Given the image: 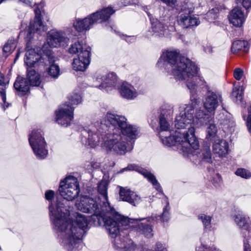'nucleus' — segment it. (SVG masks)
Masks as SVG:
<instances>
[{"mask_svg":"<svg viewBox=\"0 0 251 251\" xmlns=\"http://www.w3.org/2000/svg\"><path fill=\"white\" fill-rule=\"evenodd\" d=\"M249 49V44L247 41L237 40L232 43L231 51L233 53H236L239 50L246 52L248 51Z\"/></svg>","mask_w":251,"mask_h":251,"instance_id":"33","label":"nucleus"},{"mask_svg":"<svg viewBox=\"0 0 251 251\" xmlns=\"http://www.w3.org/2000/svg\"><path fill=\"white\" fill-rule=\"evenodd\" d=\"M164 3L170 6H173L176 2V0H161Z\"/></svg>","mask_w":251,"mask_h":251,"instance_id":"47","label":"nucleus"},{"mask_svg":"<svg viewBox=\"0 0 251 251\" xmlns=\"http://www.w3.org/2000/svg\"><path fill=\"white\" fill-rule=\"evenodd\" d=\"M46 55L50 64L48 70V74L52 78H57L60 75V68L58 64L55 63V58L50 52L47 53Z\"/></svg>","mask_w":251,"mask_h":251,"instance_id":"26","label":"nucleus"},{"mask_svg":"<svg viewBox=\"0 0 251 251\" xmlns=\"http://www.w3.org/2000/svg\"><path fill=\"white\" fill-rule=\"evenodd\" d=\"M217 128L213 124H210L206 129V138L208 139L212 140L216 135Z\"/></svg>","mask_w":251,"mask_h":251,"instance_id":"34","label":"nucleus"},{"mask_svg":"<svg viewBox=\"0 0 251 251\" xmlns=\"http://www.w3.org/2000/svg\"><path fill=\"white\" fill-rule=\"evenodd\" d=\"M173 113V111L171 109H169V114H172Z\"/></svg>","mask_w":251,"mask_h":251,"instance_id":"51","label":"nucleus"},{"mask_svg":"<svg viewBox=\"0 0 251 251\" xmlns=\"http://www.w3.org/2000/svg\"><path fill=\"white\" fill-rule=\"evenodd\" d=\"M228 145L224 140H216L213 145V153L219 157L225 156L228 153Z\"/></svg>","mask_w":251,"mask_h":251,"instance_id":"24","label":"nucleus"},{"mask_svg":"<svg viewBox=\"0 0 251 251\" xmlns=\"http://www.w3.org/2000/svg\"><path fill=\"white\" fill-rule=\"evenodd\" d=\"M228 20L230 24L236 27H241L244 24L246 16L240 7H235L229 13Z\"/></svg>","mask_w":251,"mask_h":251,"instance_id":"20","label":"nucleus"},{"mask_svg":"<svg viewBox=\"0 0 251 251\" xmlns=\"http://www.w3.org/2000/svg\"><path fill=\"white\" fill-rule=\"evenodd\" d=\"M249 115L247 120V126L250 133H251V105L248 108Z\"/></svg>","mask_w":251,"mask_h":251,"instance_id":"45","label":"nucleus"},{"mask_svg":"<svg viewBox=\"0 0 251 251\" xmlns=\"http://www.w3.org/2000/svg\"><path fill=\"white\" fill-rule=\"evenodd\" d=\"M117 81V76L113 73L109 74L106 76L100 75L96 78L95 86L100 89L109 86L115 87Z\"/></svg>","mask_w":251,"mask_h":251,"instance_id":"19","label":"nucleus"},{"mask_svg":"<svg viewBox=\"0 0 251 251\" xmlns=\"http://www.w3.org/2000/svg\"><path fill=\"white\" fill-rule=\"evenodd\" d=\"M26 79L30 86H39L41 82L40 75L33 69H27Z\"/></svg>","mask_w":251,"mask_h":251,"instance_id":"29","label":"nucleus"},{"mask_svg":"<svg viewBox=\"0 0 251 251\" xmlns=\"http://www.w3.org/2000/svg\"><path fill=\"white\" fill-rule=\"evenodd\" d=\"M166 112L163 110L160 117V126L161 130L159 136L162 143L168 147L176 146L179 151L183 155L193 154L194 151L199 149V142L195 136L194 128H189L188 132H181L176 130L172 136L170 132V124L166 121L165 117Z\"/></svg>","mask_w":251,"mask_h":251,"instance_id":"3","label":"nucleus"},{"mask_svg":"<svg viewBox=\"0 0 251 251\" xmlns=\"http://www.w3.org/2000/svg\"><path fill=\"white\" fill-rule=\"evenodd\" d=\"M115 11L111 7H107L98 11L92 14H96L94 18L96 19V23L100 21V22L106 21L110 17L111 15L114 13Z\"/></svg>","mask_w":251,"mask_h":251,"instance_id":"30","label":"nucleus"},{"mask_svg":"<svg viewBox=\"0 0 251 251\" xmlns=\"http://www.w3.org/2000/svg\"><path fill=\"white\" fill-rule=\"evenodd\" d=\"M156 247H157V249H158V251H162L161 248L162 247V245L161 244L157 243L156 244Z\"/></svg>","mask_w":251,"mask_h":251,"instance_id":"49","label":"nucleus"},{"mask_svg":"<svg viewBox=\"0 0 251 251\" xmlns=\"http://www.w3.org/2000/svg\"><path fill=\"white\" fill-rule=\"evenodd\" d=\"M47 43L50 47L57 48L67 45L69 39L61 32L55 30L50 31L48 33Z\"/></svg>","mask_w":251,"mask_h":251,"instance_id":"14","label":"nucleus"},{"mask_svg":"<svg viewBox=\"0 0 251 251\" xmlns=\"http://www.w3.org/2000/svg\"><path fill=\"white\" fill-rule=\"evenodd\" d=\"M68 102L73 107V105H77L81 102V98L80 96L77 94H74L70 96L68 98Z\"/></svg>","mask_w":251,"mask_h":251,"instance_id":"38","label":"nucleus"},{"mask_svg":"<svg viewBox=\"0 0 251 251\" xmlns=\"http://www.w3.org/2000/svg\"><path fill=\"white\" fill-rule=\"evenodd\" d=\"M88 50L90 53L91 48L89 46L82 42H77L72 44L69 49V52L72 54H80L85 50Z\"/></svg>","mask_w":251,"mask_h":251,"instance_id":"31","label":"nucleus"},{"mask_svg":"<svg viewBox=\"0 0 251 251\" xmlns=\"http://www.w3.org/2000/svg\"><path fill=\"white\" fill-rule=\"evenodd\" d=\"M54 196V192L52 190H49L45 193L46 199L48 200H51Z\"/></svg>","mask_w":251,"mask_h":251,"instance_id":"46","label":"nucleus"},{"mask_svg":"<svg viewBox=\"0 0 251 251\" xmlns=\"http://www.w3.org/2000/svg\"><path fill=\"white\" fill-rule=\"evenodd\" d=\"M74 107L63 104L56 111V121L58 124L67 127L74 118Z\"/></svg>","mask_w":251,"mask_h":251,"instance_id":"12","label":"nucleus"},{"mask_svg":"<svg viewBox=\"0 0 251 251\" xmlns=\"http://www.w3.org/2000/svg\"><path fill=\"white\" fill-rule=\"evenodd\" d=\"M235 174L244 178H249L251 177V172L243 168L238 169L235 172Z\"/></svg>","mask_w":251,"mask_h":251,"instance_id":"40","label":"nucleus"},{"mask_svg":"<svg viewBox=\"0 0 251 251\" xmlns=\"http://www.w3.org/2000/svg\"><path fill=\"white\" fill-rule=\"evenodd\" d=\"M108 182L106 180H101L98 184V190L100 196L96 199L87 196L81 198L80 201L76 203L78 210L84 213H94L93 219L97 218L98 223H104V226L111 237H116L119 232L117 222L115 220H121L126 224L128 220L124 216L116 212L110 205L107 196Z\"/></svg>","mask_w":251,"mask_h":251,"instance_id":"1","label":"nucleus"},{"mask_svg":"<svg viewBox=\"0 0 251 251\" xmlns=\"http://www.w3.org/2000/svg\"><path fill=\"white\" fill-rule=\"evenodd\" d=\"M199 219H200L205 227V228H209L211 225V218L209 216L201 214L199 216Z\"/></svg>","mask_w":251,"mask_h":251,"instance_id":"39","label":"nucleus"},{"mask_svg":"<svg viewBox=\"0 0 251 251\" xmlns=\"http://www.w3.org/2000/svg\"><path fill=\"white\" fill-rule=\"evenodd\" d=\"M29 48V43H27V48L28 49Z\"/></svg>","mask_w":251,"mask_h":251,"instance_id":"53","label":"nucleus"},{"mask_svg":"<svg viewBox=\"0 0 251 251\" xmlns=\"http://www.w3.org/2000/svg\"><path fill=\"white\" fill-rule=\"evenodd\" d=\"M204 251H218L216 250V249L215 248H205Z\"/></svg>","mask_w":251,"mask_h":251,"instance_id":"50","label":"nucleus"},{"mask_svg":"<svg viewBox=\"0 0 251 251\" xmlns=\"http://www.w3.org/2000/svg\"><path fill=\"white\" fill-rule=\"evenodd\" d=\"M124 218H127L128 222L126 224H124L122 223L121 220H115V221L117 222V225L119 227V224H121L122 226H128V227H134L136 230L141 234H143L145 236L150 238L152 236L153 234L152 233V229L151 226L147 222V220L145 219H129L127 217L124 216ZM120 229H119V231ZM117 234L116 237H114V240L113 241V244L114 247L116 249H125L126 251H131L134 249L135 246L131 239L128 238L127 237H125L122 233Z\"/></svg>","mask_w":251,"mask_h":251,"instance_id":"5","label":"nucleus"},{"mask_svg":"<svg viewBox=\"0 0 251 251\" xmlns=\"http://www.w3.org/2000/svg\"><path fill=\"white\" fill-rule=\"evenodd\" d=\"M151 28L152 31L156 33L159 36L168 35V32L164 25L157 19L151 20Z\"/></svg>","mask_w":251,"mask_h":251,"instance_id":"32","label":"nucleus"},{"mask_svg":"<svg viewBox=\"0 0 251 251\" xmlns=\"http://www.w3.org/2000/svg\"><path fill=\"white\" fill-rule=\"evenodd\" d=\"M194 10L193 7L185 9V12H181L177 17L178 24L183 28H188L194 26H197L200 24V21L198 18L194 15H191Z\"/></svg>","mask_w":251,"mask_h":251,"instance_id":"13","label":"nucleus"},{"mask_svg":"<svg viewBox=\"0 0 251 251\" xmlns=\"http://www.w3.org/2000/svg\"><path fill=\"white\" fill-rule=\"evenodd\" d=\"M221 101L222 98L220 95L213 92H208L203 102L204 108L207 113L202 110L197 111L194 121L195 124L198 126H201L209 123Z\"/></svg>","mask_w":251,"mask_h":251,"instance_id":"6","label":"nucleus"},{"mask_svg":"<svg viewBox=\"0 0 251 251\" xmlns=\"http://www.w3.org/2000/svg\"><path fill=\"white\" fill-rule=\"evenodd\" d=\"M58 203L55 209L49 207L50 219L58 231L62 244L68 251H76L81 244L83 234L88 226V221L84 215L77 214L74 223L69 218V210Z\"/></svg>","mask_w":251,"mask_h":251,"instance_id":"2","label":"nucleus"},{"mask_svg":"<svg viewBox=\"0 0 251 251\" xmlns=\"http://www.w3.org/2000/svg\"><path fill=\"white\" fill-rule=\"evenodd\" d=\"M90 62V53L86 50L78 54L77 58L74 59L73 68L76 71H84L88 66Z\"/></svg>","mask_w":251,"mask_h":251,"instance_id":"16","label":"nucleus"},{"mask_svg":"<svg viewBox=\"0 0 251 251\" xmlns=\"http://www.w3.org/2000/svg\"><path fill=\"white\" fill-rule=\"evenodd\" d=\"M28 140L31 147L36 157L44 158L48 154L46 149V143L42 131L40 129L33 130L29 134Z\"/></svg>","mask_w":251,"mask_h":251,"instance_id":"11","label":"nucleus"},{"mask_svg":"<svg viewBox=\"0 0 251 251\" xmlns=\"http://www.w3.org/2000/svg\"><path fill=\"white\" fill-rule=\"evenodd\" d=\"M202 154V159L204 161H205L207 162H211V152H210V148L209 147H207L203 150Z\"/></svg>","mask_w":251,"mask_h":251,"instance_id":"41","label":"nucleus"},{"mask_svg":"<svg viewBox=\"0 0 251 251\" xmlns=\"http://www.w3.org/2000/svg\"><path fill=\"white\" fill-rule=\"evenodd\" d=\"M163 60L172 66V74L176 79L185 80L187 86L191 92L195 91L197 88V67L190 60L184 57H178L176 51H167L160 57L158 63Z\"/></svg>","mask_w":251,"mask_h":251,"instance_id":"4","label":"nucleus"},{"mask_svg":"<svg viewBox=\"0 0 251 251\" xmlns=\"http://www.w3.org/2000/svg\"><path fill=\"white\" fill-rule=\"evenodd\" d=\"M204 50L205 52L210 53L212 52V47L210 45H207L204 47Z\"/></svg>","mask_w":251,"mask_h":251,"instance_id":"48","label":"nucleus"},{"mask_svg":"<svg viewBox=\"0 0 251 251\" xmlns=\"http://www.w3.org/2000/svg\"><path fill=\"white\" fill-rule=\"evenodd\" d=\"M29 31H28L26 38L30 39L32 32L36 31L39 34L42 32L45 31L47 28L46 26L42 23L40 18V13H38V10H35V17L33 24H30L29 25Z\"/></svg>","mask_w":251,"mask_h":251,"instance_id":"21","label":"nucleus"},{"mask_svg":"<svg viewBox=\"0 0 251 251\" xmlns=\"http://www.w3.org/2000/svg\"><path fill=\"white\" fill-rule=\"evenodd\" d=\"M192 103L190 104L185 105L184 106L180 107V112L179 114L177 116L176 118L175 121V127L178 129H184L188 127V129L190 128H194L191 127V124L193 122L194 124L199 127L197 125L195 124L194 121L195 117H193V113L194 108L199 101H198L197 99L194 98L191 100ZM188 131L185 130L183 132H188Z\"/></svg>","mask_w":251,"mask_h":251,"instance_id":"9","label":"nucleus"},{"mask_svg":"<svg viewBox=\"0 0 251 251\" xmlns=\"http://www.w3.org/2000/svg\"><path fill=\"white\" fill-rule=\"evenodd\" d=\"M234 78L238 80H241L244 75L243 71L239 68H236L234 71L233 73Z\"/></svg>","mask_w":251,"mask_h":251,"instance_id":"43","label":"nucleus"},{"mask_svg":"<svg viewBox=\"0 0 251 251\" xmlns=\"http://www.w3.org/2000/svg\"><path fill=\"white\" fill-rule=\"evenodd\" d=\"M82 135L81 142L85 146L93 148L99 145L100 140V134L95 128L84 129Z\"/></svg>","mask_w":251,"mask_h":251,"instance_id":"15","label":"nucleus"},{"mask_svg":"<svg viewBox=\"0 0 251 251\" xmlns=\"http://www.w3.org/2000/svg\"><path fill=\"white\" fill-rule=\"evenodd\" d=\"M120 198L123 201H126L135 205L140 201V198L135 192L129 189L120 187Z\"/></svg>","mask_w":251,"mask_h":251,"instance_id":"22","label":"nucleus"},{"mask_svg":"<svg viewBox=\"0 0 251 251\" xmlns=\"http://www.w3.org/2000/svg\"><path fill=\"white\" fill-rule=\"evenodd\" d=\"M59 191L64 199L68 201L74 200L80 192L77 179L72 176L67 177L60 182Z\"/></svg>","mask_w":251,"mask_h":251,"instance_id":"10","label":"nucleus"},{"mask_svg":"<svg viewBox=\"0 0 251 251\" xmlns=\"http://www.w3.org/2000/svg\"><path fill=\"white\" fill-rule=\"evenodd\" d=\"M101 139V147L107 151H114L120 154H125L128 151L126 138L120 134L108 133Z\"/></svg>","mask_w":251,"mask_h":251,"instance_id":"8","label":"nucleus"},{"mask_svg":"<svg viewBox=\"0 0 251 251\" xmlns=\"http://www.w3.org/2000/svg\"><path fill=\"white\" fill-rule=\"evenodd\" d=\"M236 1L238 3H241L246 9L251 7V0H236Z\"/></svg>","mask_w":251,"mask_h":251,"instance_id":"44","label":"nucleus"},{"mask_svg":"<svg viewBox=\"0 0 251 251\" xmlns=\"http://www.w3.org/2000/svg\"><path fill=\"white\" fill-rule=\"evenodd\" d=\"M210 13H211V11H210L209 12H208L207 14H210Z\"/></svg>","mask_w":251,"mask_h":251,"instance_id":"54","label":"nucleus"},{"mask_svg":"<svg viewBox=\"0 0 251 251\" xmlns=\"http://www.w3.org/2000/svg\"><path fill=\"white\" fill-rule=\"evenodd\" d=\"M165 201L166 203V205L165 207L164 208L163 212L161 216V218L162 219L163 221H167L169 219V202L168 201L167 199L165 198Z\"/></svg>","mask_w":251,"mask_h":251,"instance_id":"42","label":"nucleus"},{"mask_svg":"<svg viewBox=\"0 0 251 251\" xmlns=\"http://www.w3.org/2000/svg\"><path fill=\"white\" fill-rule=\"evenodd\" d=\"M118 89L121 95L128 100L133 99L138 95L134 87L126 82L123 83L120 86H118Z\"/></svg>","mask_w":251,"mask_h":251,"instance_id":"23","label":"nucleus"},{"mask_svg":"<svg viewBox=\"0 0 251 251\" xmlns=\"http://www.w3.org/2000/svg\"><path fill=\"white\" fill-rule=\"evenodd\" d=\"M127 171H136L141 173L145 177H146L149 181H150L153 185L154 187L158 191H161V187L156 179L155 176L150 173L143 170L138 166L135 164H129L126 167L120 170V173H123Z\"/></svg>","mask_w":251,"mask_h":251,"instance_id":"17","label":"nucleus"},{"mask_svg":"<svg viewBox=\"0 0 251 251\" xmlns=\"http://www.w3.org/2000/svg\"><path fill=\"white\" fill-rule=\"evenodd\" d=\"M244 88L243 86H235L232 92V96L235 97L237 100L242 101Z\"/></svg>","mask_w":251,"mask_h":251,"instance_id":"35","label":"nucleus"},{"mask_svg":"<svg viewBox=\"0 0 251 251\" xmlns=\"http://www.w3.org/2000/svg\"><path fill=\"white\" fill-rule=\"evenodd\" d=\"M4 78L3 75L0 73V86H1V87H0V89H1L0 94L3 102L5 103L6 99V93L5 91L6 83L4 82Z\"/></svg>","mask_w":251,"mask_h":251,"instance_id":"36","label":"nucleus"},{"mask_svg":"<svg viewBox=\"0 0 251 251\" xmlns=\"http://www.w3.org/2000/svg\"><path fill=\"white\" fill-rule=\"evenodd\" d=\"M16 48V44L14 40H8L3 47V51L6 53H11Z\"/></svg>","mask_w":251,"mask_h":251,"instance_id":"37","label":"nucleus"},{"mask_svg":"<svg viewBox=\"0 0 251 251\" xmlns=\"http://www.w3.org/2000/svg\"><path fill=\"white\" fill-rule=\"evenodd\" d=\"M126 120L124 116L107 113L104 117V124L120 129L124 137L126 136L130 140L135 139L138 134V129L135 126L128 125Z\"/></svg>","mask_w":251,"mask_h":251,"instance_id":"7","label":"nucleus"},{"mask_svg":"<svg viewBox=\"0 0 251 251\" xmlns=\"http://www.w3.org/2000/svg\"><path fill=\"white\" fill-rule=\"evenodd\" d=\"M245 251H247V246L246 245H245Z\"/></svg>","mask_w":251,"mask_h":251,"instance_id":"52","label":"nucleus"},{"mask_svg":"<svg viewBox=\"0 0 251 251\" xmlns=\"http://www.w3.org/2000/svg\"><path fill=\"white\" fill-rule=\"evenodd\" d=\"M96 14H91L83 19H76L74 23V26L79 32L89 30L96 23V19L94 17Z\"/></svg>","mask_w":251,"mask_h":251,"instance_id":"18","label":"nucleus"},{"mask_svg":"<svg viewBox=\"0 0 251 251\" xmlns=\"http://www.w3.org/2000/svg\"><path fill=\"white\" fill-rule=\"evenodd\" d=\"M134 39V37H131V39H133V40Z\"/></svg>","mask_w":251,"mask_h":251,"instance_id":"55","label":"nucleus"},{"mask_svg":"<svg viewBox=\"0 0 251 251\" xmlns=\"http://www.w3.org/2000/svg\"><path fill=\"white\" fill-rule=\"evenodd\" d=\"M233 219L237 225L241 228L248 230L251 232V225L249 219L246 218L242 212L239 211L234 216Z\"/></svg>","mask_w":251,"mask_h":251,"instance_id":"27","label":"nucleus"},{"mask_svg":"<svg viewBox=\"0 0 251 251\" xmlns=\"http://www.w3.org/2000/svg\"><path fill=\"white\" fill-rule=\"evenodd\" d=\"M41 58L35 49H28L25 53V63L28 67H32Z\"/></svg>","mask_w":251,"mask_h":251,"instance_id":"25","label":"nucleus"},{"mask_svg":"<svg viewBox=\"0 0 251 251\" xmlns=\"http://www.w3.org/2000/svg\"><path fill=\"white\" fill-rule=\"evenodd\" d=\"M15 89L19 92V95H25L29 90L30 86L26 78L18 77L14 85Z\"/></svg>","mask_w":251,"mask_h":251,"instance_id":"28","label":"nucleus"}]
</instances>
